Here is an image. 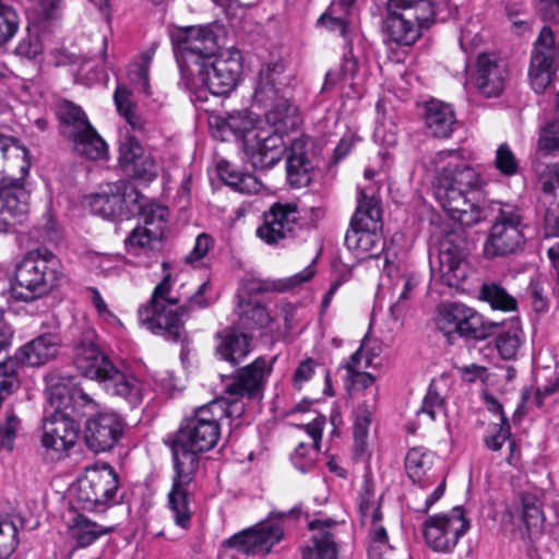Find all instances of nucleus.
Listing matches in <instances>:
<instances>
[{
	"label": "nucleus",
	"mask_w": 559,
	"mask_h": 559,
	"mask_svg": "<svg viewBox=\"0 0 559 559\" xmlns=\"http://www.w3.org/2000/svg\"><path fill=\"white\" fill-rule=\"evenodd\" d=\"M171 43L185 79L197 66H202L214 57L216 38L210 26H187L171 33Z\"/></svg>",
	"instance_id": "9d476101"
},
{
	"label": "nucleus",
	"mask_w": 559,
	"mask_h": 559,
	"mask_svg": "<svg viewBox=\"0 0 559 559\" xmlns=\"http://www.w3.org/2000/svg\"><path fill=\"white\" fill-rule=\"evenodd\" d=\"M289 74L285 72V63L278 59L264 64L258 78L254 97L258 102H274L284 94L289 84Z\"/></svg>",
	"instance_id": "393cba45"
},
{
	"label": "nucleus",
	"mask_w": 559,
	"mask_h": 559,
	"mask_svg": "<svg viewBox=\"0 0 559 559\" xmlns=\"http://www.w3.org/2000/svg\"><path fill=\"white\" fill-rule=\"evenodd\" d=\"M381 228L379 201L360 190L357 210L345 235L347 249L358 259L378 258L384 248Z\"/></svg>",
	"instance_id": "423d86ee"
},
{
	"label": "nucleus",
	"mask_w": 559,
	"mask_h": 559,
	"mask_svg": "<svg viewBox=\"0 0 559 559\" xmlns=\"http://www.w3.org/2000/svg\"><path fill=\"white\" fill-rule=\"evenodd\" d=\"M162 238L151 237L148 228L145 226H136L127 238V246L129 250L143 249L154 250L159 243Z\"/></svg>",
	"instance_id": "0e129e2a"
},
{
	"label": "nucleus",
	"mask_w": 559,
	"mask_h": 559,
	"mask_svg": "<svg viewBox=\"0 0 559 559\" xmlns=\"http://www.w3.org/2000/svg\"><path fill=\"white\" fill-rule=\"evenodd\" d=\"M219 406L202 405L181 425L173 443L175 476L168 493V506L177 526L191 525V485L199 466V453L213 449L221 436Z\"/></svg>",
	"instance_id": "f257e3e1"
},
{
	"label": "nucleus",
	"mask_w": 559,
	"mask_h": 559,
	"mask_svg": "<svg viewBox=\"0 0 559 559\" xmlns=\"http://www.w3.org/2000/svg\"><path fill=\"white\" fill-rule=\"evenodd\" d=\"M7 159L5 174L19 170L22 176L27 175L31 168L28 151L16 141L0 136V159Z\"/></svg>",
	"instance_id": "37998d69"
},
{
	"label": "nucleus",
	"mask_w": 559,
	"mask_h": 559,
	"mask_svg": "<svg viewBox=\"0 0 559 559\" xmlns=\"http://www.w3.org/2000/svg\"><path fill=\"white\" fill-rule=\"evenodd\" d=\"M377 406V392L373 390L369 399L357 403L354 409V450L357 456H364L368 448L369 426Z\"/></svg>",
	"instance_id": "2f4dec72"
},
{
	"label": "nucleus",
	"mask_w": 559,
	"mask_h": 559,
	"mask_svg": "<svg viewBox=\"0 0 559 559\" xmlns=\"http://www.w3.org/2000/svg\"><path fill=\"white\" fill-rule=\"evenodd\" d=\"M60 0H37L27 7L28 19L36 24L45 23L55 16Z\"/></svg>",
	"instance_id": "e2e57ef3"
},
{
	"label": "nucleus",
	"mask_w": 559,
	"mask_h": 559,
	"mask_svg": "<svg viewBox=\"0 0 559 559\" xmlns=\"http://www.w3.org/2000/svg\"><path fill=\"white\" fill-rule=\"evenodd\" d=\"M508 62L495 52L479 53L466 71L464 88L476 90L486 98L500 96L509 82Z\"/></svg>",
	"instance_id": "ddd939ff"
},
{
	"label": "nucleus",
	"mask_w": 559,
	"mask_h": 559,
	"mask_svg": "<svg viewBox=\"0 0 559 559\" xmlns=\"http://www.w3.org/2000/svg\"><path fill=\"white\" fill-rule=\"evenodd\" d=\"M490 202H487L484 190L456 195V223L461 226L473 227L488 217Z\"/></svg>",
	"instance_id": "c756f323"
},
{
	"label": "nucleus",
	"mask_w": 559,
	"mask_h": 559,
	"mask_svg": "<svg viewBox=\"0 0 559 559\" xmlns=\"http://www.w3.org/2000/svg\"><path fill=\"white\" fill-rule=\"evenodd\" d=\"M116 107L131 129L144 132L146 122L136 112V105L132 102V94L126 86H117L114 95Z\"/></svg>",
	"instance_id": "09e8293b"
},
{
	"label": "nucleus",
	"mask_w": 559,
	"mask_h": 559,
	"mask_svg": "<svg viewBox=\"0 0 559 559\" xmlns=\"http://www.w3.org/2000/svg\"><path fill=\"white\" fill-rule=\"evenodd\" d=\"M255 115L247 109L228 112L221 118V129L229 131L236 139L241 140L245 150L249 142L253 141L255 132L262 127Z\"/></svg>",
	"instance_id": "473e14b6"
},
{
	"label": "nucleus",
	"mask_w": 559,
	"mask_h": 559,
	"mask_svg": "<svg viewBox=\"0 0 559 559\" xmlns=\"http://www.w3.org/2000/svg\"><path fill=\"white\" fill-rule=\"evenodd\" d=\"M433 15L430 0H389L386 34L399 45H413L419 38L420 29L430 26Z\"/></svg>",
	"instance_id": "6e6552de"
},
{
	"label": "nucleus",
	"mask_w": 559,
	"mask_h": 559,
	"mask_svg": "<svg viewBox=\"0 0 559 559\" xmlns=\"http://www.w3.org/2000/svg\"><path fill=\"white\" fill-rule=\"evenodd\" d=\"M283 537L282 525L267 520L233 535L226 545L247 556H266Z\"/></svg>",
	"instance_id": "a211bd4d"
},
{
	"label": "nucleus",
	"mask_w": 559,
	"mask_h": 559,
	"mask_svg": "<svg viewBox=\"0 0 559 559\" xmlns=\"http://www.w3.org/2000/svg\"><path fill=\"white\" fill-rule=\"evenodd\" d=\"M300 219L296 202H275L263 214V222L257 228V237L267 245L278 243L292 237Z\"/></svg>",
	"instance_id": "6ab92c4d"
},
{
	"label": "nucleus",
	"mask_w": 559,
	"mask_h": 559,
	"mask_svg": "<svg viewBox=\"0 0 559 559\" xmlns=\"http://www.w3.org/2000/svg\"><path fill=\"white\" fill-rule=\"evenodd\" d=\"M454 170L451 167H444L438 171L433 183V194L440 206L447 213L449 218L454 216Z\"/></svg>",
	"instance_id": "de8ad7c7"
},
{
	"label": "nucleus",
	"mask_w": 559,
	"mask_h": 559,
	"mask_svg": "<svg viewBox=\"0 0 559 559\" xmlns=\"http://www.w3.org/2000/svg\"><path fill=\"white\" fill-rule=\"evenodd\" d=\"M492 224L484 245L487 258L506 257L522 250L525 224L522 211L514 204L490 201Z\"/></svg>",
	"instance_id": "0eeeda50"
},
{
	"label": "nucleus",
	"mask_w": 559,
	"mask_h": 559,
	"mask_svg": "<svg viewBox=\"0 0 559 559\" xmlns=\"http://www.w3.org/2000/svg\"><path fill=\"white\" fill-rule=\"evenodd\" d=\"M537 151L546 156L559 154V120H552L540 128Z\"/></svg>",
	"instance_id": "6e6d98bb"
},
{
	"label": "nucleus",
	"mask_w": 559,
	"mask_h": 559,
	"mask_svg": "<svg viewBox=\"0 0 559 559\" xmlns=\"http://www.w3.org/2000/svg\"><path fill=\"white\" fill-rule=\"evenodd\" d=\"M124 430L122 417L114 411H103L86 420L84 439L87 448L95 453L111 450Z\"/></svg>",
	"instance_id": "412c9836"
},
{
	"label": "nucleus",
	"mask_w": 559,
	"mask_h": 559,
	"mask_svg": "<svg viewBox=\"0 0 559 559\" xmlns=\"http://www.w3.org/2000/svg\"><path fill=\"white\" fill-rule=\"evenodd\" d=\"M14 52L20 58L35 60L43 53V44L38 34L28 28L26 35L17 43Z\"/></svg>",
	"instance_id": "680f3d73"
},
{
	"label": "nucleus",
	"mask_w": 559,
	"mask_h": 559,
	"mask_svg": "<svg viewBox=\"0 0 559 559\" xmlns=\"http://www.w3.org/2000/svg\"><path fill=\"white\" fill-rule=\"evenodd\" d=\"M373 138L381 145L394 146L397 143V127L394 121L384 119L379 122L374 128Z\"/></svg>",
	"instance_id": "774afa93"
},
{
	"label": "nucleus",
	"mask_w": 559,
	"mask_h": 559,
	"mask_svg": "<svg viewBox=\"0 0 559 559\" xmlns=\"http://www.w3.org/2000/svg\"><path fill=\"white\" fill-rule=\"evenodd\" d=\"M270 373L267 362L263 358L255 359L251 365L241 369L236 381L226 386V396L214 400L209 405L219 406L222 419L239 418L245 412L243 396H253L262 386L265 377Z\"/></svg>",
	"instance_id": "f8f14e48"
},
{
	"label": "nucleus",
	"mask_w": 559,
	"mask_h": 559,
	"mask_svg": "<svg viewBox=\"0 0 559 559\" xmlns=\"http://www.w3.org/2000/svg\"><path fill=\"white\" fill-rule=\"evenodd\" d=\"M478 299L488 304L496 311L512 312L518 310L516 298L500 282H484L478 292Z\"/></svg>",
	"instance_id": "58836bf2"
},
{
	"label": "nucleus",
	"mask_w": 559,
	"mask_h": 559,
	"mask_svg": "<svg viewBox=\"0 0 559 559\" xmlns=\"http://www.w3.org/2000/svg\"><path fill=\"white\" fill-rule=\"evenodd\" d=\"M17 545V525L10 519L0 518V559H10Z\"/></svg>",
	"instance_id": "4d7b16f0"
},
{
	"label": "nucleus",
	"mask_w": 559,
	"mask_h": 559,
	"mask_svg": "<svg viewBox=\"0 0 559 559\" xmlns=\"http://www.w3.org/2000/svg\"><path fill=\"white\" fill-rule=\"evenodd\" d=\"M140 204L141 207L135 212L141 216L140 226L147 227L151 237L163 238L168 213L167 207L156 203H146V198L142 193Z\"/></svg>",
	"instance_id": "c03bdc74"
},
{
	"label": "nucleus",
	"mask_w": 559,
	"mask_h": 559,
	"mask_svg": "<svg viewBox=\"0 0 559 559\" xmlns=\"http://www.w3.org/2000/svg\"><path fill=\"white\" fill-rule=\"evenodd\" d=\"M118 160L128 176L145 181L157 177L158 165L155 157L133 136H126L120 143Z\"/></svg>",
	"instance_id": "5701e85b"
},
{
	"label": "nucleus",
	"mask_w": 559,
	"mask_h": 559,
	"mask_svg": "<svg viewBox=\"0 0 559 559\" xmlns=\"http://www.w3.org/2000/svg\"><path fill=\"white\" fill-rule=\"evenodd\" d=\"M493 164L495 167L507 177L516 175L520 168L515 154L507 143H502L498 146Z\"/></svg>",
	"instance_id": "bf43d9fd"
},
{
	"label": "nucleus",
	"mask_w": 559,
	"mask_h": 559,
	"mask_svg": "<svg viewBox=\"0 0 559 559\" xmlns=\"http://www.w3.org/2000/svg\"><path fill=\"white\" fill-rule=\"evenodd\" d=\"M423 120L429 135L450 138L454 128V109L451 104L432 98L424 104Z\"/></svg>",
	"instance_id": "bb28decb"
},
{
	"label": "nucleus",
	"mask_w": 559,
	"mask_h": 559,
	"mask_svg": "<svg viewBox=\"0 0 559 559\" xmlns=\"http://www.w3.org/2000/svg\"><path fill=\"white\" fill-rule=\"evenodd\" d=\"M498 326L496 322L486 321L477 310L456 304V333L460 336L483 341L489 337Z\"/></svg>",
	"instance_id": "c85d7f7f"
},
{
	"label": "nucleus",
	"mask_w": 559,
	"mask_h": 559,
	"mask_svg": "<svg viewBox=\"0 0 559 559\" xmlns=\"http://www.w3.org/2000/svg\"><path fill=\"white\" fill-rule=\"evenodd\" d=\"M49 399L55 408L69 413L70 417H88L100 413L99 403L81 385L61 383L51 379L48 386Z\"/></svg>",
	"instance_id": "aec40b11"
},
{
	"label": "nucleus",
	"mask_w": 559,
	"mask_h": 559,
	"mask_svg": "<svg viewBox=\"0 0 559 559\" xmlns=\"http://www.w3.org/2000/svg\"><path fill=\"white\" fill-rule=\"evenodd\" d=\"M452 518L448 514L429 516L424 525L427 545L437 552H451L454 546V532L451 528Z\"/></svg>",
	"instance_id": "7c9ffc66"
},
{
	"label": "nucleus",
	"mask_w": 559,
	"mask_h": 559,
	"mask_svg": "<svg viewBox=\"0 0 559 559\" xmlns=\"http://www.w3.org/2000/svg\"><path fill=\"white\" fill-rule=\"evenodd\" d=\"M64 278L60 259L47 248H36L15 264L11 295L19 301H33L59 287Z\"/></svg>",
	"instance_id": "20e7f679"
},
{
	"label": "nucleus",
	"mask_w": 559,
	"mask_h": 559,
	"mask_svg": "<svg viewBox=\"0 0 559 559\" xmlns=\"http://www.w3.org/2000/svg\"><path fill=\"white\" fill-rule=\"evenodd\" d=\"M274 318L267 309L259 304L246 302L239 305V321L237 329L240 331L267 328Z\"/></svg>",
	"instance_id": "49530a36"
},
{
	"label": "nucleus",
	"mask_w": 559,
	"mask_h": 559,
	"mask_svg": "<svg viewBox=\"0 0 559 559\" xmlns=\"http://www.w3.org/2000/svg\"><path fill=\"white\" fill-rule=\"evenodd\" d=\"M324 426L325 417L321 415L304 426L305 431L312 439L313 444L309 445L305 442H300L290 455L294 467L300 473L311 472L316 467Z\"/></svg>",
	"instance_id": "a878e982"
},
{
	"label": "nucleus",
	"mask_w": 559,
	"mask_h": 559,
	"mask_svg": "<svg viewBox=\"0 0 559 559\" xmlns=\"http://www.w3.org/2000/svg\"><path fill=\"white\" fill-rule=\"evenodd\" d=\"M456 190L457 195H469L474 190H483L480 175L469 166H464L462 169L456 167Z\"/></svg>",
	"instance_id": "052dcab7"
},
{
	"label": "nucleus",
	"mask_w": 559,
	"mask_h": 559,
	"mask_svg": "<svg viewBox=\"0 0 559 559\" xmlns=\"http://www.w3.org/2000/svg\"><path fill=\"white\" fill-rule=\"evenodd\" d=\"M443 386H445V379L443 378L431 383L429 391L424 399L423 406L417 414H426L430 417L431 420H437L438 417H442L444 419L447 430L451 432L449 415L444 407L445 396L441 395V390Z\"/></svg>",
	"instance_id": "a18cd8bd"
},
{
	"label": "nucleus",
	"mask_w": 559,
	"mask_h": 559,
	"mask_svg": "<svg viewBox=\"0 0 559 559\" xmlns=\"http://www.w3.org/2000/svg\"><path fill=\"white\" fill-rule=\"evenodd\" d=\"M71 536L78 542L80 547L92 545L99 536L107 531L90 521L84 515H76L69 525Z\"/></svg>",
	"instance_id": "3c124183"
},
{
	"label": "nucleus",
	"mask_w": 559,
	"mask_h": 559,
	"mask_svg": "<svg viewBox=\"0 0 559 559\" xmlns=\"http://www.w3.org/2000/svg\"><path fill=\"white\" fill-rule=\"evenodd\" d=\"M56 115L61 123V132L68 139L78 136L91 126L85 112L74 103L63 99L57 104Z\"/></svg>",
	"instance_id": "e433bc0d"
},
{
	"label": "nucleus",
	"mask_w": 559,
	"mask_h": 559,
	"mask_svg": "<svg viewBox=\"0 0 559 559\" xmlns=\"http://www.w3.org/2000/svg\"><path fill=\"white\" fill-rule=\"evenodd\" d=\"M74 364L84 377L96 380L107 393L123 399L132 407L142 403L144 382L117 368L94 343L82 342L75 348Z\"/></svg>",
	"instance_id": "7ed1b4c3"
},
{
	"label": "nucleus",
	"mask_w": 559,
	"mask_h": 559,
	"mask_svg": "<svg viewBox=\"0 0 559 559\" xmlns=\"http://www.w3.org/2000/svg\"><path fill=\"white\" fill-rule=\"evenodd\" d=\"M155 51L150 49L140 57V62L131 66L129 70V79L135 88L144 94L150 93L148 69Z\"/></svg>",
	"instance_id": "5fc2aeb1"
},
{
	"label": "nucleus",
	"mask_w": 559,
	"mask_h": 559,
	"mask_svg": "<svg viewBox=\"0 0 559 559\" xmlns=\"http://www.w3.org/2000/svg\"><path fill=\"white\" fill-rule=\"evenodd\" d=\"M87 290L90 293L92 305L96 309L99 319L111 326L120 324L119 319L109 309L107 302L102 297L99 290L95 287H90Z\"/></svg>",
	"instance_id": "69168bd1"
},
{
	"label": "nucleus",
	"mask_w": 559,
	"mask_h": 559,
	"mask_svg": "<svg viewBox=\"0 0 559 559\" xmlns=\"http://www.w3.org/2000/svg\"><path fill=\"white\" fill-rule=\"evenodd\" d=\"M0 179V234L9 233L28 215L29 192L24 186L26 175L17 170Z\"/></svg>",
	"instance_id": "4468645a"
},
{
	"label": "nucleus",
	"mask_w": 559,
	"mask_h": 559,
	"mask_svg": "<svg viewBox=\"0 0 559 559\" xmlns=\"http://www.w3.org/2000/svg\"><path fill=\"white\" fill-rule=\"evenodd\" d=\"M524 338L519 320H510L502 324L496 338V347L502 359H515Z\"/></svg>",
	"instance_id": "ea45409f"
},
{
	"label": "nucleus",
	"mask_w": 559,
	"mask_h": 559,
	"mask_svg": "<svg viewBox=\"0 0 559 559\" xmlns=\"http://www.w3.org/2000/svg\"><path fill=\"white\" fill-rule=\"evenodd\" d=\"M20 17L10 5L0 3V47L9 43L17 33Z\"/></svg>",
	"instance_id": "13d9d810"
},
{
	"label": "nucleus",
	"mask_w": 559,
	"mask_h": 559,
	"mask_svg": "<svg viewBox=\"0 0 559 559\" xmlns=\"http://www.w3.org/2000/svg\"><path fill=\"white\" fill-rule=\"evenodd\" d=\"M534 171L544 194L559 200V165L536 162Z\"/></svg>",
	"instance_id": "603ef678"
},
{
	"label": "nucleus",
	"mask_w": 559,
	"mask_h": 559,
	"mask_svg": "<svg viewBox=\"0 0 559 559\" xmlns=\"http://www.w3.org/2000/svg\"><path fill=\"white\" fill-rule=\"evenodd\" d=\"M360 512L362 518L371 520L370 540L368 555L370 559H382L390 550L386 530L380 524L381 513L379 508H373L368 501L360 502Z\"/></svg>",
	"instance_id": "c9c22d12"
},
{
	"label": "nucleus",
	"mask_w": 559,
	"mask_h": 559,
	"mask_svg": "<svg viewBox=\"0 0 559 559\" xmlns=\"http://www.w3.org/2000/svg\"><path fill=\"white\" fill-rule=\"evenodd\" d=\"M435 455L429 450L417 447L411 449L405 457V469L413 483L425 486L429 483Z\"/></svg>",
	"instance_id": "4c0bfd02"
},
{
	"label": "nucleus",
	"mask_w": 559,
	"mask_h": 559,
	"mask_svg": "<svg viewBox=\"0 0 559 559\" xmlns=\"http://www.w3.org/2000/svg\"><path fill=\"white\" fill-rule=\"evenodd\" d=\"M557 66L559 43L556 44L551 28L545 26L535 41L528 69L530 84L535 93H544L551 84Z\"/></svg>",
	"instance_id": "dca6fc26"
},
{
	"label": "nucleus",
	"mask_w": 559,
	"mask_h": 559,
	"mask_svg": "<svg viewBox=\"0 0 559 559\" xmlns=\"http://www.w3.org/2000/svg\"><path fill=\"white\" fill-rule=\"evenodd\" d=\"M429 262L431 270L430 295L440 299L432 312L431 322L447 343H453L454 333V239L453 228L447 226L431 237Z\"/></svg>",
	"instance_id": "f03ea898"
},
{
	"label": "nucleus",
	"mask_w": 559,
	"mask_h": 559,
	"mask_svg": "<svg viewBox=\"0 0 559 559\" xmlns=\"http://www.w3.org/2000/svg\"><path fill=\"white\" fill-rule=\"evenodd\" d=\"M314 273V267L312 265H308L302 271L285 278L264 280L259 283L257 289L259 292L286 293L310 281Z\"/></svg>",
	"instance_id": "8fccbe9b"
},
{
	"label": "nucleus",
	"mask_w": 559,
	"mask_h": 559,
	"mask_svg": "<svg viewBox=\"0 0 559 559\" xmlns=\"http://www.w3.org/2000/svg\"><path fill=\"white\" fill-rule=\"evenodd\" d=\"M69 140L73 144L74 152L81 156L93 160L102 159L106 156L107 144L92 124L78 134V136H72Z\"/></svg>",
	"instance_id": "79ce46f5"
},
{
	"label": "nucleus",
	"mask_w": 559,
	"mask_h": 559,
	"mask_svg": "<svg viewBox=\"0 0 559 559\" xmlns=\"http://www.w3.org/2000/svg\"><path fill=\"white\" fill-rule=\"evenodd\" d=\"M141 193L129 181L118 180L100 186L90 197L88 204L94 214L106 219H123L135 215L141 207Z\"/></svg>",
	"instance_id": "9b49d317"
},
{
	"label": "nucleus",
	"mask_w": 559,
	"mask_h": 559,
	"mask_svg": "<svg viewBox=\"0 0 559 559\" xmlns=\"http://www.w3.org/2000/svg\"><path fill=\"white\" fill-rule=\"evenodd\" d=\"M334 523L332 520L309 523V528L318 532L312 536L313 546L304 549L302 559H337L336 544L332 534L326 531Z\"/></svg>",
	"instance_id": "f704fd0d"
},
{
	"label": "nucleus",
	"mask_w": 559,
	"mask_h": 559,
	"mask_svg": "<svg viewBox=\"0 0 559 559\" xmlns=\"http://www.w3.org/2000/svg\"><path fill=\"white\" fill-rule=\"evenodd\" d=\"M347 381L350 383V389L354 394L366 391L365 399L370 397V393L374 390L378 393V389L374 386V377L366 371H357L356 373L346 376Z\"/></svg>",
	"instance_id": "338daca9"
},
{
	"label": "nucleus",
	"mask_w": 559,
	"mask_h": 559,
	"mask_svg": "<svg viewBox=\"0 0 559 559\" xmlns=\"http://www.w3.org/2000/svg\"><path fill=\"white\" fill-rule=\"evenodd\" d=\"M253 139L243 150L253 167L270 168L281 160L285 142L273 127L262 126Z\"/></svg>",
	"instance_id": "b1692460"
},
{
	"label": "nucleus",
	"mask_w": 559,
	"mask_h": 559,
	"mask_svg": "<svg viewBox=\"0 0 559 559\" xmlns=\"http://www.w3.org/2000/svg\"><path fill=\"white\" fill-rule=\"evenodd\" d=\"M522 509L520 520L523 527H520V534L524 539H532L540 534L544 523V514L535 497L523 495L521 498Z\"/></svg>",
	"instance_id": "a19ab883"
},
{
	"label": "nucleus",
	"mask_w": 559,
	"mask_h": 559,
	"mask_svg": "<svg viewBox=\"0 0 559 559\" xmlns=\"http://www.w3.org/2000/svg\"><path fill=\"white\" fill-rule=\"evenodd\" d=\"M242 70L238 50L226 51L211 61L197 66L195 72L185 78L187 87L195 93L209 92L212 95H226L233 91Z\"/></svg>",
	"instance_id": "1a4fd4ad"
},
{
	"label": "nucleus",
	"mask_w": 559,
	"mask_h": 559,
	"mask_svg": "<svg viewBox=\"0 0 559 559\" xmlns=\"http://www.w3.org/2000/svg\"><path fill=\"white\" fill-rule=\"evenodd\" d=\"M356 0L333 1L328 11L321 15L319 22L330 28H340L341 34L346 36L348 21L346 14Z\"/></svg>",
	"instance_id": "864d4df0"
},
{
	"label": "nucleus",
	"mask_w": 559,
	"mask_h": 559,
	"mask_svg": "<svg viewBox=\"0 0 559 559\" xmlns=\"http://www.w3.org/2000/svg\"><path fill=\"white\" fill-rule=\"evenodd\" d=\"M251 336L236 326L217 333L216 355L231 365H238L250 352Z\"/></svg>",
	"instance_id": "cd10ccee"
},
{
	"label": "nucleus",
	"mask_w": 559,
	"mask_h": 559,
	"mask_svg": "<svg viewBox=\"0 0 559 559\" xmlns=\"http://www.w3.org/2000/svg\"><path fill=\"white\" fill-rule=\"evenodd\" d=\"M314 143L311 138L300 135L294 139L286 153V173L294 188L306 187L311 181L314 164Z\"/></svg>",
	"instance_id": "4be33fe9"
},
{
	"label": "nucleus",
	"mask_w": 559,
	"mask_h": 559,
	"mask_svg": "<svg viewBox=\"0 0 559 559\" xmlns=\"http://www.w3.org/2000/svg\"><path fill=\"white\" fill-rule=\"evenodd\" d=\"M173 284L171 274L165 273L162 282L154 288L150 302L139 308L138 317L140 324L153 334L178 342L185 333L183 317L187 308L179 307L178 299L169 297Z\"/></svg>",
	"instance_id": "39448f33"
},
{
	"label": "nucleus",
	"mask_w": 559,
	"mask_h": 559,
	"mask_svg": "<svg viewBox=\"0 0 559 559\" xmlns=\"http://www.w3.org/2000/svg\"><path fill=\"white\" fill-rule=\"evenodd\" d=\"M80 436V426L69 413L58 408L47 417L43 425L41 445L46 456L50 460H60L68 455L76 444Z\"/></svg>",
	"instance_id": "f3484780"
},
{
	"label": "nucleus",
	"mask_w": 559,
	"mask_h": 559,
	"mask_svg": "<svg viewBox=\"0 0 559 559\" xmlns=\"http://www.w3.org/2000/svg\"><path fill=\"white\" fill-rule=\"evenodd\" d=\"M58 350L59 338L44 334L24 345L17 353V359L28 366H40L55 358Z\"/></svg>",
	"instance_id": "72a5a7b5"
},
{
	"label": "nucleus",
	"mask_w": 559,
	"mask_h": 559,
	"mask_svg": "<svg viewBox=\"0 0 559 559\" xmlns=\"http://www.w3.org/2000/svg\"><path fill=\"white\" fill-rule=\"evenodd\" d=\"M118 489V476L109 465L96 466L79 479L75 497L86 510H97L110 501Z\"/></svg>",
	"instance_id": "2eb2a0df"
}]
</instances>
